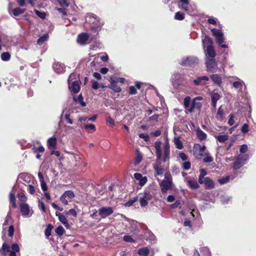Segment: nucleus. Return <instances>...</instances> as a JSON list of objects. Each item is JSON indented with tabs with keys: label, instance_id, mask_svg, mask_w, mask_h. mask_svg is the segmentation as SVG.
Segmentation results:
<instances>
[{
	"label": "nucleus",
	"instance_id": "obj_15",
	"mask_svg": "<svg viewBox=\"0 0 256 256\" xmlns=\"http://www.w3.org/2000/svg\"><path fill=\"white\" fill-rule=\"evenodd\" d=\"M162 193L165 194L167 192L168 190L172 189L173 187L172 182L162 180L160 184Z\"/></svg>",
	"mask_w": 256,
	"mask_h": 256
},
{
	"label": "nucleus",
	"instance_id": "obj_48",
	"mask_svg": "<svg viewBox=\"0 0 256 256\" xmlns=\"http://www.w3.org/2000/svg\"><path fill=\"white\" fill-rule=\"evenodd\" d=\"M55 232H56V234L59 236H61L63 235L64 234V233L65 232V230H64V228L62 226H58L56 229Z\"/></svg>",
	"mask_w": 256,
	"mask_h": 256
},
{
	"label": "nucleus",
	"instance_id": "obj_57",
	"mask_svg": "<svg viewBox=\"0 0 256 256\" xmlns=\"http://www.w3.org/2000/svg\"><path fill=\"white\" fill-rule=\"evenodd\" d=\"M142 198L148 201L152 199V195L148 191H145Z\"/></svg>",
	"mask_w": 256,
	"mask_h": 256
},
{
	"label": "nucleus",
	"instance_id": "obj_52",
	"mask_svg": "<svg viewBox=\"0 0 256 256\" xmlns=\"http://www.w3.org/2000/svg\"><path fill=\"white\" fill-rule=\"evenodd\" d=\"M18 200L22 202H25L27 200V198L23 192L18 193Z\"/></svg>",
	"mask_w": 256,
	"mask_h": 256
},
{
	"label": "nucleus",
	"instance_id": "obj_63",
	"mask_svg": "<svg viewBox=\"0 0 256 256\" xmlns=\"http://www.w3.org/2000/svg\"><path fill=\"white\" fill-rule=\"evenodd\" d=\"M241 132L243 134H246L248 132V125L247 124H244L242 125Z\"/></svg>",
	"mask_w": 256,
	"mask_h": 256
},
{
	"label": "nucleus",
	"instance_id": "obj_7",
	"mask_svg": "<svg viewBox=\"0 0 256 256\" xmlns=\"http://www.w3.org/2000/svg\"><path fill=\"white\" fill-rule=\"evenodd\" d=\"M206 64L207 70L211 72H215L218 69L217 62L214 58H206Z\"/></svg>",
	"mask_w": 256,
	"mask_h": 256
},
{
	"label": "nucleus",
	"instance_id": "obj_60",
	"mask_svg": "<svg viewBox=\"0 0 256 256\" xmlns=\"http://www.w3.org/2000/svg\"><path fill=\"white\" fill-rule=\"evenodd\" d=\"M158 114H154L148 118L149 121L151 122H158Z\"/></svg>",
	"mask_w": 256,
	"mask_h": 256
},
{
	"label": "nucleus",
	"instance_id": "obj_49",
	"mask_svg": "<svg viewBox=\"0 0 256 256\" xmlns=\"http://www.w3.org/2000/svg\"><path fill=\"white\" fill-rule=\"evenodd\" d=\"M184 18V16L183 13L178 12L175 14L174 19L178 20H183Z\"/></svg>",
	"mask_w": 256,
	"mask_h": 256
},
{
	"label": "nucleus",
	"instance_id": "obj_4",
	"mask_svg": "<svg viewBox=\"0 0 256 256\" xmlns=\"http://www.w3.org/2000/svg\"><path fill=\"white\" fill-rule=\"evenodd\" d=\"M250 156L248 154H239L236 158L232 168L234 170H238L242 166H244L246 162L249 159Z\"/></svg>",
	"mask_w": 256,
	"mask_h": 256
},
{
	"label": "nucleus",
	"instance_id": "obj_1",
	"mask_svg": "<svg viewBox=\"0 0 256 256\" xmlns=\"http://www.w3.org/2000/svg\"><path fill=\"white\" fill-rule=\"evenodd\" d=\"M162 142L156 140L154 142V148L156 150V162L153 164L154 170V176H162L164 172V168L160 165L161 162H166L170 159V146L168 142H166L164 146V156L162 158L161 150Z\"/></svg>",
	"mask_w": 256,
	"mask_h": 256
},
{
	"label": "nucleus",
	"instance_id": "obj_34",
	"mask_svg": "<svg viewBox=\"0 0 256 256\" xmlns=\"http://www.w3.org/2000/svg\"><path fill=\"white\" fill-rule=\"evenodd\" d=\"M218 141L220 142H224L228 140L229 136L227 134L218 135L214 136Z\"/></svg>",
	"mask_w": 256,
	"mask_h": 256
},
{
	"label": "nucleus",
	"instance_id": "obj_38",
	"mask_svg": "<svg viewBox=\"0 0 256 256\" xmlns=\"http://www.w3.org/2000/svg\"><path fill=\"white\" fill-rule=\"evenodd\" d=\"M180 2L181 4L182 8L185 11H188L190 0H180Z\"/></svg>",
	"mask_w": 256,
	"mask_h": 256
},
{
	"label": "nucleus",
	"instance_id": "obj_25",
	"mask_svg": "<svg viewBox=\"0 0 256 256\" xmlns=\"http://www.w3.org/2000/svg\"><path fill=\"white\" fill-rule=\"evenodd\" d=\"M212 105L215 108L216 106L217 102L220 98L221 96L218 92H212L210 94Z\"/></svg>",
	"mask_w": 256,
	"mask_h": 256
},
{
	"label": "nucleus",
	"instance_id": "obj_20",
	"mask_svg": "<svg viewBox=\"0 0 256 256\" xmlns=\"http://www.w3.org/2000/svg\"><path fill=\"white\" fill-rule=\"evenodd\" d=\"M200 184H204L205 188L207 190L212 189L214 187V182L208 177L204 178V179L202 180V182Z\"/></svg>",
	"mask_w": 256,
	"mask_h": 256
},
{
	"label": "nucleus",
	"instance_id": "obj_31",
	"mask_svg": "<svg viewBox=\"0 0 256 256\" xmlns=\"http://www.w3.org/2000/svg\"><path fill=\"white\" fill-rule=\"evenodd\" d=\"M196 133L197 137L200 140H205L206 138V134L200 128L196 129Z\"/></svg>",
	"mask_w": 256,
	"mask_h": 256
},
{
	"label": "nucleus",
	"instance_id": "obj_28",
	"mask_svg": "<svg viewBox=\"0 0 256 256\" xmlns=\"http://www.w3.org/2000/svg\"><path fill=\"white\" fill-rule=\"evenodd\" d=\"M140 88V83L137 82L135 86H130L129 88V94L134 95L136 94L137 90Z\"/></svg>",
	"mask_w": 256,
	"mask_h": 256
},
{
	"label": "nucleus",
	"instance_id": "obj_16",
	"mask_svg": "<svg viewBox=\"0 0 256 256\" xmlns=\"http://www.w3.org/2000/svg\"><path fill=\"white\" fill-rule=\"evenodd\" d=\"M209 80V78L208 76H202L198 77L196 79L193 80V83L194 86H204L206 84V82Z\"/></svg>",
	"mask_w": 256,
	"mask_h": 256
},
{
	"label": "nucleus",
	"instance_id": "obj_51",
	"mask_svg": "<svg viewBox=\"0 0 256 256\" xmlns=\"http://www.w3.org/2000/svg\"><path fill=\"white\" fill-rule=\"evenodd\" d=\"M33 152L34 154H37L38 152H43L44 151V148L42 146H39L38 147H34L32 148Z\"/></svg>",
	"mask_w": 256,
	"mask_h": 256
},
{
	"label": "nucleus",
	"instance_id": "obj_62",
	"mask_svg": "<svg viewBox=\"0 0 256 256\" xmlns=\"http://www.w3.org/2000/svg\"><path fill=\"white\" fill-rule=\"evenodd\" d=\"M163 180L166 181V182H172V177L171 174L170 173L166 172L164 174V179Z\"/></svg>",
	"mask_w": 256,
	"mask_h": 256
},
{
	"label": "nucleus",
	"instance_id": "obj_2",
	"mask_svg": "<svg viewBox=\"0 0 256 256\" xmlns=\"http://www.w3.org/2000/svg\"><path fill=\"white\" fill-rule=\"evenodd\" d=\"M85 18L86 22L90 25V30L98 34L104 24V20L92 13L88 14Z\"/></svg>",
	"mask_w": 256,
	"mask_h": 256
},
{
	"label": "nucleus",
	"instance_id": "obj_18",
	"mask_svg": "<svg viewBox=\"0 0 256 256\" xmlns=\"http://www.w3.org/2000/svg\"><path fill=\"white\" fill-rule=\"evenodd\" d=\"M210 78L214 84L218 87H221L222 84V78L220 75L218 74H212L210 76Z\"/></svg>",
	"mask_w": 256,
	"mask_h": 256
},
{
	"label": "nucleus",
	"instance_id": "obj_37",
	"mask_svg": "<svg viewBox=\"0 0 256 256\" xmlns=\"http://www.w3.org/2000/svg\"><path fill=\"white\" fill-rule=\"evenodd\" d=\"M230 178L233 179L234 178L233 176H228L226 177H222V178H219L218 180V182L220 184H226L227 182H228L230 181Z\"/></svg>",
	"mask_w": 256,
	"mask_h": 256
},
{
	"label": "nucleus",
	"instance_id": "obj_61",
	"mask_svg": "<svg viewBox=\"0 0 256 256\" xmlns=\"http://www.w3.org/2000/svg\"><path fill=\"white\" fill-rule=\"evenodd\" d=\"M248 150V146L246 144H244L240 146V153H242V154H245L244 153H246V152Z\"/></svg>",
	"mask_w": 256,
	"mask_h": 256
},
{
	"label": "nucleus",
	"instance_id": "obj_46",
	"mask_svg": "<svg viewBox=\"0 0 256 256\" xmlns=\"http://www.w3.org/2000/svg\"><path fill=\"white\" fill-rule=\"evenodd\" d=\"M207 174V172L204 169L200 170V174L198 176V182L199 183L202 182V180L204 179V176Z\"/></svg>",
	"mask_w": 256,
	"mask_h": 256
},
{
	"label": "nucleus",
	"instance_id": "obj_14",
	"mask_svg": "<svg viewBox=\"0 0 256 256\" xmlns=\"http://www.w3.org/2000/svg\"><path fill=\"white\" fill-rule=\"evenodd\" d=\"M77 42L82 45H85L90 42V36L88 34L84 32L78 34Z\"/></svg>",
	"mask_w": 256,
	"mask_h": 256
},
{
	"label": "nucleus",
	"instance_id": "obj_39",
	"mask_svg": "<svg viewBox=\"0 0 256 256\" xmlns=\"http://www.w3.org/2000/svg\"><path fill=\"white\" fill-rule=\"evenodd\" d=\"M149 252V250L147 248H143L139 249L138 253L140 256H147Z\"/></svg>",
	"mask_w": 256,
	"mask_h": 256
},
{
	"label": "nucleus",
	"instance_id": "obj_54",
	"mask_svg": "<svg viewBox=\"0 0 256 256\" xmlns=\"http://www.w3.org/2000/svg\"><path fill=\"white\" fill-rule=\"evenodd\" d=\"M68 0H56L60 5L62 7H68L69 4L68 2Z\"/></svg>",
	"mask_w": 256,
	"mask_h": 256
},
{
	"label": "nucleus",
	"instance_id": "obj_21",
	"mask_svg": "<svg viewBox=\"0 0 256 256\" xmlns=\"http://www.w3.org/2000/svg\"><path fill=\"white\" fill-rule=\"evenodd\" d=\"M184 106L186 110L190 112H192V102L191 98L189 96H186L184 100Z\"/></svg>",
	"mask_w": 256,
	"mask_h": 256
},
{
	"label": "nucleus",
	"instance_id": "obj_59",
	"mask_svg": "<svg viewBox=\"0 0 256 256\" xmlns=\"http://www.w3.org/2000/svg\"><path fill=\"white\" fill-rule=\"evenodd\" d=\"M191 164L188 161H185L182 164V168L184 170H188L190 168Z\"/></svg>",
	"mask_w": 256,
	"mask_h": 256
},
{
	"label": "nucleus",
	"instance_id": "obj_42",
	"mask_svg": "<svg viewBox=\"0 0 256 256\" xmlns=\"http://www.w3.org/2000/svg\"><path fill=\"white\" fill-rule=\"evenodd\" d=\"M205 157L203 158V162L204 163H210L213 161V158L210 156L208 152L205 153Z\"/></svg>",
	"mask_w": 256,
	"mask_h": 256
},
{
	"label": "nucleus",
	"instance_id": "obj_50",
	"mask_svg": "<svg viewBox=\"0 0 256 256\" xmlns=\"http://www.w3.org/2000/svg\"><path fill=\"white\" fill-rule=\"evenodd\" d=\"M64 193L68 198L72 199L75 197V194L72 190H66Z\"/></svg>",
	"mask_w": 256,
	"mask_h": 256
},
{
	"label": "nucleus",
	"instance_id": "obj_47",
	"mask_svg": "<svg viewBox=\"0 0 256 256\" xmlns=\"http://www.w3.org/2000/svg\"><path fill=\"white\" fill-rule=\"evenodd\" d=\"M56 216L58 217L59 220L64 224L67 221L66 217L60 213L56 212Z\"/></svg>",
	"mask_w": 256,
	"mask_h": 256
},
{
	"label": "nucleus",
	"instance_id": "obj_45",
	"mask_svg": "<svg viewBox=\"0 0 256 256\" xmlns=\"http://www.w3.org/2000/svg\"><path fill=\"white\" fill-rule=\"evenodd\" d=\"M52 228V224H49L45 230L44 234L47 238L50 236Z\"/></svg>",
	"mask_w": 256,
	"mask_h": 256
},
{
	"label": "nucleus",
	"instance_id": "obj_17",
	"mask_svg": "<svg viewBox=\"0 0 256 256\" xmlns=\"http://www.w3.org/2000/svg\"><path fill=\"white\" fill-rule=\"evenodd\" d=\"M202 100V97L200 96H197L194 98L192 100V112L194 109H196L198 110H200L202 106V104L200 100Z\"/></svg>",
	"mask_w": 256,
	"mask_h": 256
},
{
	"label": "nucleus",
	"instance_id": "obj_10",
	"mask_svg": "<svg viewBox=\"0 0 256 256\" xmlns=\"http://www.w3.org/2000/svg\"><path fill=\"white\" fill-rule=\"evenodd\" d=\"M206 146H194L193 150L194 154L196 158L201 159L206 152Z\"/></svg>",
	"mask_w": 256,
	"mask_h": 256
},
{
	"label": "nucleus",
	"instance_id": "obj_29",
	"mask_svg": "<svg viewBox=\"0 0 256 256\" xmlns=\"http://www.w3.org/2000/svg\"><path fill=\"white\" fill-rule=\"evenodd\" d=\"M216 118L218 120L222 121L224 119V110L220 106L218 110V112L216 114Z\"/></svg>",
	"mask_w": 256,
	"mask_h": 256
},
{
	"label": "nucleus",
	"instance_id": "obj_30",
	"mask_svg": "<svg viewBox=\"0 0 256 256\" xmlns=\"http://www.w3.org/2000/svg\"><path fill=\"white\" fill-rule=\"evenodd\" d=\"M10 252V247L6 243H4L0 250V256H6L7 252Z\"/></svg>",
	"mask_w": 256,
	"mask_h": 256
},
{
	"label": "nucleus",
	"instance_id": "obj_64",
	"mask_svg": "<svg viewBox=\"0 0 256 256\" xmlns=\"http://www.w3.org/2000/svg\"><path fill=\"white\" fill-rule=\"evenodd\" d=\"M123 240L126 242H134V239L131 237V236L129 235H126L124 236Z\"/></svg>",
	"mask_w": 256,
	"mask_h": 256
},
{
	"label": "nucleus",
	"instance_id": "obj_27",
	"mask_svg": "<svg viewBox=\"0 0 256 256\" xmlns=\"http://www.w3.org/2000/svg\"><path fill=\"white\" fill-rule=\"evenodd\" d=\"M49 148H55L56 145V139L54 136L49 138L47 142Z\"/></svg>",
	"mask_w": 256,
	"mask_h": 256
},
{
	"label": "nucleus",
	"instance_id": "obj_12",
	"mask_svg": "<svg viewBox=\"0 0 256 256\" xmlns=\"http://www.w3.org/2000/svg\"><path fill=\"white\" fill-rule=\"evenodd\" d=\"M98 212V214L102 218H105L110 216L114 212V210L113 208L110 206H103L100 208Z\"/></svg>",
	"mask_w": 256,
	"mask_h": 256
},
{
	"label": "nucleus",
	"instance_id": "obj_33",
	"mask_svg": "<svg viewBox=\"0 0 256 256\" xmlns=\"http://www.w3.org/2000/svg\"><path fill=\"white\" fill-rule=\"evenodd\" d=\"M12 219L11 216V210H10L8 212L6 217L5 218L4 222L2 224V228L4 230L6 228V226L8 225L9 222Z\"/></svg>",
	"mask_w": 256,
	"mask_h": 256
},
{
	"label": "nucleus",
	"instance_id": "obj_56",
	"mask_svg": "<svg viewBox=\"0 0 256 256\" xmlns=\"http://www.w3.org/2000/svg\"><path fill=\"white\" fill-rule=\"evenodd\" d=\"M220 201L224 204L228 203L230 200V197L228 196H221L220 197Z\"/></svg>",
	"mask_w": 256,
	"mask_h": 256
},
{
	"label": "nucleus",
	"instance_id": "obj_58",
	"mask_svg": "<svg viewBox=\"0 0 256 256\" xmlns=\"http://www.w3.org/2000/svg\"><path fill=\"white\" fill-rule=\"evenodd\" d=\"M66 198H68L66 196L64 193H63V194L60 197V200L64 205L68 204V201L66 200Z\"/></svg>",
	"mask_w": 256,
	"mask_h": 256
},
{
	"label": "nucleus",
	"instance_id": "obj_5",
	"mask_svg": "<svg viewBox=\"0 0 256 256\" xmlns=\"http://www.w3.org/2000/svg\"><path fill=\"white\" fill-rule=\"evenodd\" d=\"M20 213L22 216L24 218H30L34 214V211L31 209L29 205L24 202H22L20 205Z\"/></svg>",
	"mask_w": 256,
	"mask_h": 256
},
{
	"label": "nucleus",
	"instance_id": "obj_53",
	"mask_svg": "<svg viewBox=\"0 0 256 256\" xmlns=\"http://www.w3.org/2000/svg\"><path fill=\"white\" fill-rule=\"evenodd\" d=\"M48 36L47 35H44L40 37L37 40V43L39 45H42L45 41L47 40Z\"/></svg>",
	"mask_w": 256,
	"mask_h": 256
},
{
	"label": "nucleus",
	"instance_id": "obj_55",
	"mask_svg": "<svg viewBox=\"0 0 256 256\" xmlns=\"http://www.w3.org/2000/svg\"><path fill=\"white\" fill-rule=\"evenodd\" d=\"M35 14L40 18L42 19H44L46 16V14L44 12H40L37 10H34Z\"/></svg>",
	"mask_w": 256,
	"mask_h": 256
},
{
	"label": "nucleus",
	"instance_id": "obj_32",
	"mask_svg": "<svg viewBox=\"0 0 256 256\" xmlns=\"http://www.w3.org/2000/svg\"><path fill=\"white\" fill-rule=\"evenodd\" d=\"M188 184L192 189H197L199 188V185L196 180H189L187 181Z\"/></svg>",
	"mask_w": 256,
	"mask_h": 256
},
{
	"label": "nucleus",
	"instance_id": "obj_23",
	"mask_svg": "<svg viewBox=\"0 0 256 256\" xmlns=\"http://www.w3.org/2000/svg\"><path fill=\"white\" fill-rule=\"evenodd\" d=\"M72 112L70 110H64L63 111L62 116L64 117V119H66L68 122L70 124H73L72 118L73 117L72 116Z\"/></svg>",
	"mask_w": 256,
	"mask_h": 256
},
{
	"label": "nucleus",
	"instance_id": "obj_44",
	"mask_svg": "<svg viewBox=\"0 0 256 256\" xmlns=\"http://www.w3.org/2000/svg\"><path fill=\"white\" fill-rule=\"evenodd\" d=\"M138 200V196H135L133 198H132L131 200H129L128 201L124 203V206L126 207H129L132 206L136 201H137Z\"/></svg>",
	"mask_w": 256,
	"mask_h": 256
},
{
	"label": "nucleus",
	"instance_id": "obj_41",
	"mask_svg": "<svg viewBox=\"0 0 256 256\" xmlns=\"http://www.w3.org/2000/svg\"><path fill=\"white\" fill-rule=\"evenodd\" d=\"M174 142L176 146V148L178 149L181 150L183 148V145L180 140L179 138H174Z\"/></svg>",
	"mask_w": 256,
	"mask_h": 256
},
{
	"label": "nucleus",
	"instance_id": "obj_8",
	"mask_svg": "<svg viewBox=\"0 0 256 256\" xmlns=\"http://www.w3.org/2000/svg\"><path fill=\"white\" fill-rule=\"evenodd\" d=\"M211 32L216 38V42L218 44H221L224 42V34L222 30L212 28L211 29Z\"/></svg>",
	"mask_w": 256,
	"mask_h": 256
},
{
	"label": "nucleus",
	"instance_id": "obj_35",
	"mask_svg": "<svg viewBox=\"0 0 256 256\" xmlns=\"http://www.w3.org/2000/svg\"><path fill=\"white\" fill-rule=\"evenodd\" d=\"M10 203L12 204V206L13 208H16V198H15V193L12 190L10 193Z\"/></svg>",
	"mask_w": 256,
	"mask_h": 256
},
{
	"label": "nucleus",
	"instance_id": "obj_11",
	"mask_svg": "<svg viewBox=\"0 0 256 256\" xmlns=\"http://www.w3.org/2000/svg\"><path fill=\"white\" fill-rule=\"evenodd\" d=\"M18 180H22L20 182L26 185L31 184L32 182H34V177L26 173L20 174L18 178Z\"/></svg>",
	"mask_w": 256,
	"mask_h": 256
},
{
	"label": "nucleus",
	"instance_id": "obj_19",
	"mask_svg": "<svg viewBox=\"0 0 256 256\" xmlns=\"http://www.w3.org/2000/svg\"><path fill=\"white\" fill-rule=\"evenodd\" d=\"M118 80L116 78H110V88L116 92H120L122 90L120 86H118Z\"/></svg>",
	"mask_w": 256,
	"mask_h": 256
},
{
	"label": "nucleus",
	"instance_id": "obj_36",
	"mask_svg": "<svg viewBox=\"0 0 256 256\" xmlns=\"http://www.w3.org/2000/svg\"><path fill=\"white\" fill-rule=\"evenodd\" d=\"M36 184L35 182H32L31 184H28V190L31 194H34L36 192Z\"/></svg>",
	"mask_w": 256,
	"mask_h": 256
},
{
	"label": "nucleus",
	"instance_id": "obj_40",
	"mask_svg": "<svg viewBox=\"0 0 256 256\" xmlns=\"http://www.w3.org/2000/svg\"><path fill=\"white\" fill-rule=\"evenodd\" d=\"M1 59L4 62H8L10 58V54L8 52H4L1 54Z\"/></svg>",
	"mask_w": 256,
	"mask_h": 256
},
{
	"label": "nucleus",
	"instance_id": "obj_6",
	"mask_svg": "<svg viewBox=\"0 0 256 256\" xmlns=\"http://www.w3.org/2000/svg\"><path fill=\"white\" fill-rule=\"evenodd\" d=\"M234 78L237 80L233 82L232 86L235 89H238L239 92H246V86L244 82L237 76L234 77Z\"/></svg>",
	"mask_w": 256,
	"mask_h": 256
},
{
	"label": "nucleus",
	"instance_id": "obj_22",
	"mask_svg": "<svg viewBox=\"0 0 256 256\" xmlns=\"http://www.w3.org/2000/svg\"><path fill=\"white\" fill-rule=\"evenodd\" d=\"M65 66L63 64L57 62L53 64V69L58 74H61L64 72Z\"/></svg>",
	"mask_w": 256,
	"mask_h": 256
},
{
	"label": "nucleus",
	"instance_id": "obj_24",
	"mask_svg": "<svg viewBox=\"0 0 256 256\" xmlns=\"http://www.w3.org/2000/svg\"><path fill=\"white\" fill-rule=\"evenodd\" d=\"M206 58H214L216 56V52L213 46H208L205 52Z\"/></svg>",
	"mask_w": 256,
	"mask_h": 256
},
{
	"label": "nucleus",
	"instance_id": "obj_13",
	"mask_svg": "<svg viewBox=\"0 0 256 256\" xmlns=\"http://www.w3.org/2000/svg\"><path fill=\"white\" fill-rule=\"evenodd\" d=\"M81 82L79 79L68 82L69 90L74 94H77L80 90Z\"/></svg>",
	"mask_w": 256,
	"mask_h": 256
},
{
	"label": "nucleus",
	"instance_id": "obj_3",
	"mask_svg": "<svg viewBox=\"0 0 256 256\" xmlns=\"http://www.w3.org/2000/svg\"><path fill=\"white\" fill-rule=\"evenodd\" d=\"M172 82L174 88L185 86L188 84V80L185 75L180 73L174 74L172 77Z\"/></svg>",
	"mask_w": 256,
	"mask_h": 256
},
{
	"label": "nucleus",
	"instance_id": "obj_43",
	"mask_svg": "<svg viewBox=\"0 0 256 256\" xmlns=\"http://www.w3.org/2000/svg\"><path fill=\"white\" fill-rule=\"evenodd\" d=\"M25 9H22L20 8H16L13 10L12 13L14 16H18L20 14L24 13Z\"/></svg>",
	"mask_w": 256,
	"mask_h": 256
},
{
	"label": "nucleus",
	"instance_id": "obj_9",
	"mask_svg": "<svg viewBox=\"0 0 256 256\" xmlns=\"http://www.w3.org/2000/svg\"><path fill=\"white\" fill-rule=\"evenodd\" d=\"M198 58L196 56H188L183 58L180 64L184 66H192L198 64Z\"/></svg>",
	"mask_w": 256,
	"mask_h": 256
},
{
	"label": "nucleus",
	"instance_id": "obj_26",
	"mask_svg": "<svg viewBox=\"0 0 256 256\" xmlns=\"http://www.w3.org/2000/svg\"><path fill=\"white\" fill-rule=\"evenodd\" d=\"M202 47L205 50L206 45L208 46H212L213 42L212 39L208 36H205L204 38L202 39Z\"/></svg>",
	"mask_w": 256,
	"mask_h": 256
}]
</instances>
